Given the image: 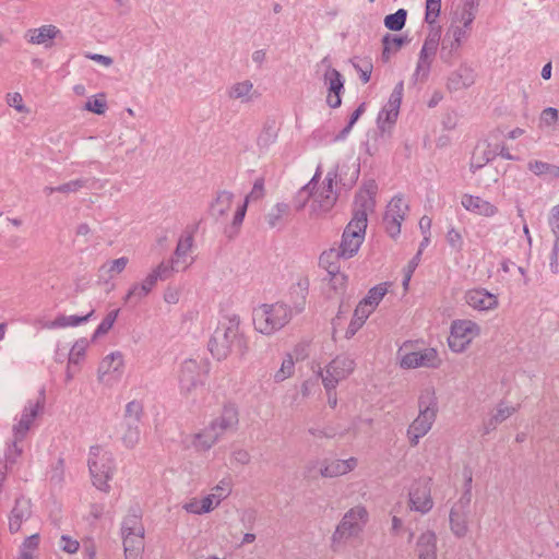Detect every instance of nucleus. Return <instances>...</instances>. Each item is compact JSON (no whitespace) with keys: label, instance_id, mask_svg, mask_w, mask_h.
Returning <instances> with one entry per match:
<instances>
[{"label":"nucleus","instance_id":"nucleus-1","mask_svg":"<svg viewBox=\"0 0 559 559\" xmlns=\"http://www.w3.org/2000/svg\"><path fill=\"white\" fill-rule=\"evenodd\" d=\"M209 349L217 360H224L231 354L242 358L248 353L249 340L240 328L239 316L224 317L209 342Z\"/></svg>","mask_w":559,"mask_h":559},{"label":"nucleus","instance_id":"nucleus-2","mask_svg":"<svg viewBox=\"0 0 559 559\" xmlns=\"http://www.w3.org/2000/svg\"><path fill=\"white\" fill-rule=\"evenodd\" d=\"M334 178L335 176L329 173L319 185V175L316 174L310 182L298 192L297 198L302 200L298 209H302L307 202H310V216L312 218L326 215L333 209L337 199L334 192Z\"/></svg>","mask_w":559,"mask_h":559},{"label":"nucleus","instance_id":"nucleus-3","mask_svg":"<svg viewBox=\"0 0 559 559\" xmlns=\"http://www.w3.org/2000/svg\"><path fill=\"white\" fill-rule=\"evenodd\" d=\"M368 520L369 513L365 507L356 506L349 509L344 514L332 535V550L335 552L341 551L348 540L358 537L368 523Z\"/></svg>","mask_w":559,"mask_h":559},{"label":"nucleus","instance_id":"nucleus-4","mask_svg":"<svg viewBox=\"0 0 559 559\" xmlns=\"http://www.w3.org/2000/svg\"><path fill=\"white\" fill-rule=\"evenodd\" d=\"M87 466L92 484L98 490L108 493L111 489L109 481L116 471L112 453L100 445L91 447Z\"/></svg>","mask_w":559,"mask_h":559},{"label":"nucleus","instance_id":"nucleus-5","mask_svg":"<svg viewBox=\"0 0 559 559\" xmlns=\"http://www.w3.org/2000/svg\"><path fill=\"white\" fill-rule=\"evenodd\" d=\"M293 317V309L286 305L275 302L261 305L253 311L254 329L265 335H271L284 328Z\"/></svg>","mask_w":559,"mask_h":559},{"label":"nucleus","instance_id":"nucleus-6","mask_svg":"<svg viewBox=\"0 0 559 559\" xmlns=\"http://www.w3.org/2000/svg\"><path fill=\"white\" fill-rule=\"evenodd\" d=\"M43 409L44 401L40 400L29 401L25 405L17 423L12 428L13 439L9 453L10 456H20L22 454L23 448L21 443L26 439L28 431L34 427L35 420Z\"/></svg>","mask_w":559,"mask_h":559},{"label":"nucleus","instance_id":"nucleus-7","mask_svg":"<svg viewBox=\"0 0 559 559\" xmlns=\"http://www.w3.org/2000/svg\"><path fill=\"white\" fill-rule=\"evenodd\" d=\"M481 333L480 325L469 319H457L451 323L449 348L456 354L465 352Z\"/></svg>","mask_w":559,"mask_h":559},{"label":"nucleus","instance_id":"nucleus-8","mask_svg":"<svg viewBox=\"0 0 559 559\" xmlns=\"http://www.w3.org/2000/svg\"><path fill=\"white\" fill-rule=\"evenodd\" d=\"M367 223L368 219H366L364 213L354 214L343 233L340 247L335 248L343 255V259H349L358 252L365 239Z\"/></svg>","mask_w":559,"mask_h":559},{"label":"nucleus","instance_id":"nucleus-9","mask_svg":"<svg viewBox=\"0 0 559 559\" xmlns=\"http://www.w3.org/2000/svg\"><path fill=\"white\" fill-rule=\"evenodd\" d=\"M355 367V360L346 354L334 357L324 370L320 371L324 389L326 391L335 390L341 381L346 380L354 372Z\"/></svg>","mask_w":559,"mask_h":559},{"label":"nucleus","instance_id":"nucleus-10","mask_svg":"<svg viewBox=\"0 0 559 559\" xmlns=\"http://www.w3.org/2000/svg\"><path fill=\"white\" fill-rule=\"evenodd\" d=\"M408 508L420 514H427L433 508L432 478L421 476L415 479L408 489Z\"/></svg>","mask_w":559,"mask_h":559},{"label":"nucleus","instance_id":"nucleus-11","mask_svg":"<svg viewBox=\"0 0 559 559\" xmlns=\"http://www.w3.org/2000/svg\"><path fill=\"white\" fill-rule=\"evenodd\" d=\"M209 376V364L189 359L180 368L179 384L181 392L189 394L204 386Z\"/></svg>","mask_w":559,"mask_h":559},{"label":"nucleus","instance_id":"nucleus-12","mask_svg":"<svg viewBox=\"0 0 559 559\" xmlns=\"http://www.w3.org/2000/svg\"><path fill=\"white\" fill-rule=\"evenodd\" d=\"M124 552L143 554L144 526L141 518L132 514L124 518L121 527Z\"/></svg>","mask_w":559,"mask_h":559},{"label":"nucleus","instance_id":"nucleus-13","mask_svg":"<svg viewBox=\"0 0 559 559\" xmlns=\"http://www.w3.org/2000/svg\"><path fill=\"white\" fill-rule=\"evenodd\" d=\"M471 29L452 22L442 43L440 56L445 62H451L459 56L462 44L468 38Z\"/></svg>","mask_w":559,"mask_h":559},{"label":"nucleus","instance_id":"nucleus-14","mask_svg":"<svg viewBox=\"0 0 559 559\" xmlns=\"http://www.w3.org/2000/svg\"><path fill=\"white\" fill-rule=\"evenodd\" d=\"M400 357V365L404 369H415L418 367L437 369L442 364L439 353L437 349L431 347L409 353H406L404 348H401Z\"/></svg>","mask_w":559,"mask_h":559},{"label":"nucleus","instance_id":"nucleus-15","mask_svg":"<svg viewBox=\"0 0 559 559\" xmlns=\"http://www.w3.org/2000/svg\"><path fill=\"white\" fill-rule=\"evenodd\" d=\"M469 504L471 499L462 497L450 509V530L456 538H465L469 533Z\"/></svg>","mask_w":559,"mask_h":559},{"label":"nucleus","instance_id":"nucleus-16","mask_svg":"<svg viewBox=\"0 0 559 559\" xmlns=\"http://www.w3.org/2000/svg\"><path fill=\"white\" fill-rule=\"evenodd\" d=\"M124 360L121 353L116 352L105 356L98 366V380L100 383L112 386L123 374Z\"/></svg>","mask_w":559,"mask_h":559},{"label":"nucleus","instance_id":"nucleus-17","mask_svg":"<svg viewBox=\"0 0 559 559\" xmlns=\"http://www.w3.org/2000/svg\"><path fill=\"white\" fill-rule=\"evenodd\" d=\"M358 465V460L354 456L347 460H324L320 463V468L318 472L314 471V467L309 468L308 477L316 478L317 476L322 477H338L346 475L354 471Z\"/></svg>","mask_w":559,"mask_h":559},{"label":"nucleus","instance_id":"nucleus-18","mask_svg":"<svg viewBox=\"0 0 559 559\" xmlns=\"http://www.w3.org/2000/svg\"><path fill=\"white\" fill-rule=\"evenodd\" d=\"M407 212L408 205L403 198L395 197L389 202L383 217V224L386 233L391 237H395L401 233V225Z\"/></svg>","mask_w":559,"mask_h":559},{"label":"nucleus","instance_id":"nucleus-19","mask_svg":"<svg viewBox=\"0 0 559 559\" xmlns=\"http://www.w3.org/2000/svg\"><path fill=\"white\" fill-rule=\"evenodd\" d=\"M368 318L369 314H367L365 311L356 307L353 318L350 319L348 325L345 328V318L341 313H338L332 320L333 338H336L338 336L346 340L352 338L364 326Z\"/></svg>","mask_w":559,"mask_h":559},{"label":"nucleus","instance_id":"nucleus-20","mask_svg":"<svg viewBox=\"0 0 559 559\" xmlns=\"http://www.w3.org/2000/svg\"><path fill=\"white\" fill-rule=\"evenodd\" d=\"M239 424L238 409L234 404H225L221 414L215 417L210 426L222 438L225 433L237 429Z\"/></svg>","mask_w":559,"mask_h":559},{"label":"nucleus","instance_id":"nucleus-21","mask_svg":"<svg viewBox=\"0 0 559 559\" xmlns=\"http://www.w3.org/2000/svg\"><path fill=\"white\" fill-rule=\"evenodd\" d=\"M437 416L429 412H419L418 416L407 428L406 437L411 447H416L419 440L425 437L436 421Z\"/></svg>","mask_w":559,"mask_h":559},{"label":"nucleus","instance_id":"nucleus-22","mask_svg":"<svg viewBox=\"0 0 559 559\" xmlns=\"http://www.w3.org/2000/svg\"><path fill=\"white\" fill-rule=\"evenodd\" d=\"M466 304L478 311L495 310L499 306L498 296L485 288H473L465 293Z\"/></svg>","mask_w":559,"mask_h":559},{"label":"nucleus","instance_id":"nucleus-23","mask_svg":"<svg viewBox=\"0 0 559 559\" xmlns=\"http://www.w3.org/2000/svg\"><path fill=\"white\" fill-rule=\"evenodd\" d=\"M462 206L469 213L483 217H493L498 214V207L479 195L465 193L461 198Z\"/></svg>","mask_w":559,"mask_h":559},{"label":"nucleus","instance_id":"nucleus-24","mask_svg":"<svg viewBox=\"0 0 559 559\" xmlns=\"http://www.w3.org/2000/svg\"><path fill=\"white\" fill-rule=\"evenodd\" d=\"M439 45V35H429L423 45L416 68V75L427 78Z\"/></svg>","mask_w":559,"mask_h":559},{"label":"nucleus","instance_id":"nucleus-25","mask_svg":"<svg viewBox=\"0 0 559 559\" xmlns=\"http://www.w3.org/2000/svg\"><path fill=\"white\" fill-rule=\"evenodd\" d=\"M324 83L328 85L326 103L331 108H337L342 104L341 94L344 90V81L341 73L333 69L328 68L324 73Z\"/></svg>","mask_w":559,"mask_h":559},{"label":"nucleus","instance_id":"nucleus-26","mask_svg":"<svg viewBox=\"0 0 559 559\" xmlns=\"http://www.w3.org/2000/svg\"><path fill=\"white\" fill-rule=\"evenodd\" d=\"M193 246L192 235L188 231L181 235L179 238L173 264H175L176 272L185 271L189 265L192 264L193 258L190 255Z\"/></svg>","mask_w":559,"mask_h":559},{"label":"nucleus","instance_id":"nucleus-27","mask_svg":"<svg viewBox=\"0 0 559 559\" xmlns=\"http://www.w3.org/2000/svg\"><path fill=\"white\" fill-rule=\"evenodd\" d=\"M219 439L221 437L209 425L201 431L187 437L185 442L187 447L193 448L197 452H205L216 444Z\"/></svg>","mask_w":559,"mask_h":559},{"label":"nucleus","instance_id":"nucleus-28","mask_svg":"<svg viewBox=\"0 0 559 559\" xmlns=\"http://www.w3.org/2000/svg\"><path fill=\"white\" fill-rule=\"evenodd\" d=\"M403 98V83L395 86L390 95V98L381 112L379 114V121L381 123H389L390 126L395 123L400 107Z\"/></svg>","mask_w":559,"mask_h":559},{"label":"nucleus","instance_id":"nucleus-29","mask_svg":"<svg viewBox=\"0 0 559 559\" xmlns=\"http://www.w3.org/2000/svg\"><path fill=\"white\" fill-rule=\"evenodd\" d=\"M265 189H264V179L258 178L249 194L245 198L243 202L238 205L235 214H234V225H240L245 218L248 203L257 202L264 198Z\"/></svg>","mask_w":559,"mask_h":559},{"label":"nucleus","instance_id":"nucleus-30","mask_svg":"<svg viewBox=\"0 0 559 559\" xmlns=\"http://www.w3.org/2000/svg\"><path fill=\"white\" fill-rule=\"evenodd\" d=\"M390 286V283L384 282L370 288L367 296L361 301H359L357 307L370 316L374 312L383 297L388 294Z\"/></svg>","mask_w":559,"mask_h":559},{"label":"nucleus","instance_id":"nucleus-31","mask_svg":"<svg viewBox=\"0 0 559 559\" xmlns=\"http://www.w3.org/2000/svg\"><path fill=\"white\" fill-rule=\"evenodd\" d=\"M377 186L370 183L361 189L355 198L354 214L364 213L367 218L368 212H372L376 205Z\"/></svg>","mask_w":559,"mask_h":559},{"label":"nucleus","instance_id":"nucleus-32","mask_svg":"<svg viewBox=\"0 0 559 559\" xmlns=\"http://www.w3.org/2000/svg\"><path fill=\"white\" fill-rule=\"evenodd\" d=\"M415 552L418 559H437V536L432 531L420 534Z\"/></svg>","mask_w":559,"mask_h":559},{"label":"nucleus","instance_id":"nucleus-33","mask_svg":"<svg viewBox=\"0 0 559 559\" xmlns=\"http://www.w3.org/2000/svg\"><path fill=\"white\" fill-rule=\"evenodd\" d=\"M31 515V502L26 499H16L9 519V530L12 534L21 530L22 523Z\"/></svg>","mask_w":559,"mask_h":559},{"label":"nucleus","instance_id":"nucleus-34","mask_svg":"<svg viewBox=\"0 0 559 559\" xmlns=\"http://www.w3.org/2000/svg\"><path fill=\"white\" fill-rule=\"evenodd\" d=\"M94 314V310H91L85 316H66L59 314L53 320L47 322L45 328L47 329H66L81 325L90 320V318Z\"/></svg>","mask_w":559,"mask_h":559},{"label":"nucleus","instance_id":"nucleus-35","mask_svg":"<svg viewBox=\"0 0 559 559\" xmlns=\"http://www.w3.org/2000/svg\"><path fill=\"white\" fill-rule=\"evenodd\" d=\"M60 31L55 25H43L27 32L28 41L36 45H47L59 35Z\"/></svg>","mask_w":559,"mask_h":559},{"label":"nucleus","instance_id":"nucleus-36","mask_svg":"<svg viewBox=\"0 0 559 559\" xmlns=\"http://www.w3.org/2000/svg\"><path fill=\"white\" fill-rule=\"evenodd\" d=\"M156 277L155 275H147L145 280L140 285H133L130 290L128 292L124 301L131 302L133 300L139 301L145 296H147L154 286L156 285Z\"/></svg>","mask_w":559,"mask_h":559},{"label":"nucleus","instance_id":"nucleus-37","mask_svg":"<svg viewBox=\"0 0 559 559\" xmlns=\"http://www.w3.org/2000/svg\"><path fill=\"white\" fill-rule=\"evenodd\" d=\"M418 408L419 412H429L432 415L437 416L438 414V402L436 390L433 386L428 385L420 391L418 397Z\"/></svg>","mask_w":559,"mask_h":559},{"label":"nucleus","instance_id":"nucleus-38","mask_svg":"<svg viewBox=\"0 0 559 559\" xmlns=\"http://www.w3.org/2000/svg\"><path fill=\"white\" fill-rule=\"evenodd\" d=\"M216 508V501H214L210 496H205L203 498H192L187 503L183 504V509L188 513L192 514H203L209 513Z\"/></svg>","mask_w":559,"mask_h":559},{"label":"nucleus","instance_id":"nucleus-39","mask_svg":"<svg viewBox=\"0 0 559 559\" xmlns=\"http://www.w3.org/2000/svg\"><path fill=\"white\" fill-rule=\"evenodd\" d=\"M234 194L228 191L217 193L215 200L211 204L212 214L217 217L226 216L231 207Z\"/></svg>","mask_w":559,"mask_h":559},{"label":"nucleus","instance_id":"nucleus-40","mask_svg":"<svg viewBox=\"0 0 559 559\" xmlns=\"http://www.w3.org/2000/svg\"><path fill=\"white\" fill-rule=\"evenodd\" d=\"M308 289H309L308 278H300L297 282V284L290 288V297L294 299L295 313H298L304 309Z\"/></svg>","mask_w":559,"mask_h":559},{"label":"nucleus","instance_id":"nucleus-41","mask_svg":"<svg viewBox=\"0 0 559 559\" xmlns=\"http://www.w3.org/2000/svg\"><path fill=\"white\" fill-rule=\"evenodd\" d=\"M329 275L330 278L328 296L332 298L344 295L348 283L347 275L340 272V270L333 273H329Z\"/></svg>","mask_w":559,"mask_h":559},{"label":"nucleus","instance_id":"nucleus-42","mask_svg":"<svg viewBox=\"0 0 559 559\" xmlns=\"http://www.w3.org/2000/svg\"><path fill=\"white\" fill-rule=\"evenodd\" d=\"M341 259H343V255L335 248H332L320 255L319 263L329 274L340 270Z\"/></svg>","mask_w":559,"mask_h":559},{"label":"nucleus","instance_id":"nucleus-43","mask_svg":"<svg viewBox=\"0 0 559 559\" xmlns=\"http://www.w3.org/2000/svg\"><path fill=\"white\" fill-rule=\"evenodd\" d=\"M233 481L231 478L226 477L219 480V483L212 488L211 493H209L210 498L216 501V507L225 500L231 492Z\"/></svg>","mask_w":559,"mask_h":559},{"label":"nucleus","instance_id":"nucleus-44","mask_svg":"<svg viewBox=\"0 0 559 559\" xmlns=\"http://www.w3.org/2000/svg\"><path fill=\"white\" fill-rule=\"evenodd\" d=\"M39 540L40 538L38 534L27 537L20 548L17 559H34L36 551L38 550Z\"/></svg>","mask_w":559,"mask_h":559},{"label":"nucleus","instance_id":"nucleus-45","mask_svg":"<svg viewBox=\"0 0 559 559\" xmlns=\"http://www.w3.org/2000/svg\"><path fill=\"white\" fill-rule=\"evenodd\" d=\"M143 404L140 401H131L126 405L124 421L126 425L139 424L143 417Z\"/></svg>","mask_w":559,"mask_h":559},{"label":"nucleus","instance_id":"nucleus-46","mask_svg":"<svg viewBox=\"0 0 559 559\" xmlns=\"http://www.w3.org/2000/svg\"><path fill=\"white\" fill-rule=\"evenodd\" d=\"M383 52L382 58L389 60L392 53L397 52L404 45V38L400 36L386 35L383 37Z\"/></svg>","mask_w":559,"mask_h":559},{"label":"nucleus","instance_id":"nucleus-47","mask_svg":"<svg viewBox=\"0 0 559 559\" xmlns=\"http://www.w3.org/2000/svg\"><path fill=\"white\" fill-rule=\"evenodd\" d=\"M128 262V258L121 257L104 263L100 267V271L106 273L109 278H114L126 269Z\"/></svg>","mask_w":559,"mask_h":559},{"label":"nucleus","instance_id":"nucleus-48","mask_svg":"<svg viewBox=\"0 0 559 559\" xmlns=\"http://www.w3.org/2000/svg\"><path fill=\"white\" fill-rule=\"evenodd\" d=\"M407 12L404 9L397 10L394 14L386 15L384 25L391 31H401L406 22Z\"/></svg>","mask_w":559,"mask_h":559},{"label":"nucleus","instance_id":"nucleus-49","mask_svg":"<svg viewBox=\"0 0 559 559\" xmlns=\"http://www.w3.org/2000/svg\"><path fill=\"white\" fill-rule=\"evenodd\" d=\"M141 431L139 424H130L127 425V429L122 435V441L127 448L132 449L139 443Z\"/></svg>","mask_w":559,"mask_h":559},{"label":"nucleus","instance_id":"nucleus-50","mask_svg":"<svg viewBox=\"0 0 559 559\" xmlns=\"http://www.w3.org/2000/svg\"><path fill=\"white\" fill-rule=\"evenodd\" d=\"M86 349L87 342L85 340H80L75 342L69 353V366L81 364V361L84 359Z\"/></svg>","mask_w":559,"mask_h":559},{"label":"nucleus","instance_id":"nucleus-51","mask_svg":"<svg viewBox=\"0 0 559 559\" xmlns=\"http://www.w3.org/2000/svg\"><path fill=\"white\" fill-rule=\"evenodd\" d=\"M475 19L474 4L472 2H465L460 11L456 24H461L469 29H472V23Z\"/></svg>","mask_w":559,"mask_h":559},{"label":"nucleus","instance_id":"nucleus-52","mask_svg":"<svg viewBox=\"0 0 559 559\" xmlns=\"http://www.w3.org/2000/svg\"><path fill=\"white\" fill-rule=\"evenodd\" d=\"M295 371V360L292 355H287L281 365V368L276 371L274 378L277 382L284 381L292 377Z\"/></svg>","mask_w":559,"mask_h":559},{"label":"nucleus","instance_id":"nucleus-53","mask_svg":"<svg viewBox=\"0 0 559 559\" xmlns=\"http://www.w3.org/2000/svg\"><path fill=\"white\" fill-rule=\"evenodd\" d=\"M518 409L519 407L499 404L496 413L493 414L489 421V425L496 427V425L504 421L507 418L512 416Z\"/></svg>","mask_w":559,"mask_h":559},{"label":"nucleus","instance_id":"nucleus-54","mask_svg":"<svg viewBox=\"0 0 559 559\" xmlns=\"http://www.w3.org/2000/svg\"><path fill=\"white\" fill-rule=\"evenodd\" d=\"M528 169L533 171L535 175H544L551 174L554 176H559V167L547 164L542 160H532L528 163Z\"/></svg>","mask_w":559,"mask_h":559},{"label":"nucleus","instance_id":"nucleus-55","mask_svg":"<svg viewBox=\"0 0 559 559\" xmlns=\"http://www.w3.org/2000/svg\"><path fill=\"white\" fill-rule=\"evenodd\" d=\"M119 314V309L112 310L106 314L95 331V336L106 334L114 325Z\"/></svg>","mask_w":559,"mask_h":559},{"label":"nucleus","instance_id":"nucleus-56","mask_svg":"<svg viewBox=\"0 0 559 559\" xmlns=\"http://www.w3.org/2000/svg\"><path fill=\"white\" fill-rule=\"evenodd\" d=\"M252 87L253 85L250 81L236 83L231 86L229 91V96L235 99L246 97L250 94Z\"/></svg>","mask_w":559,"mask_h":559},{"label":"nucleus","instance_id":"nucleus-57","mask_svg":"<svg viewBox=\"0 0 559 559\" xmlns=\"http://www.w3.org/2000/svg\"><path fill=\"white\" fill-rule=\"evenodd\" d=\"M441 8V0H426V15L425 21L433 24L439 16Z\"/></svg>","mask_w":559,"mask_h":559},{"label":"nucleus","instance_id":"nucleus-58","mask_svg":"<svg viewBox=\"0 0 559 559\" xmlns=\"http://www.w3.org/2000/svg\"><path fill=\"white\" fill-rule=\"evenodd\" d=\"M174 271H176V269H175V264H173V261L171 262H162L148 275H155L156 282H157L158 280L168 278Z\"/></svg>","mask_w":559,"mask_h":559},{"label":"nucleus","instance_id":"nucleus-59","mask_svg":"<svg viewBox=\"0 0 559 559\" xmlns=\"http://www.w3.org/2000/svg\"><path fill=\"white\" fill-rule=\"evenodd\" d=\"M356 71L359 73L364 83H368L372 73V63L370 60H361L353 63Z\"/></svg>","mask_w":559,"mask_h":559},{"label":"nucleus","instance_id":"nucleus-60","mask_svg":"<svg viewBox=\"0 0 559 559\" xmlns=\"http://www.w3.org/2000/svg\"><path fill=\"white\" fill-rule=\"evenodd\" d=\"M106 107H107V105H106L104 95H99V96L94 97L93 99H90L85 105V108L88 111H92V112H95L98 115L104 114L106 110Z\"/></svg>","mask_w":559,"mask_h":559},{"label":"nucleus","instance_id":"nucleus-61","mask_svg":"<svg viewBox=\"0 0 559 559\" xmlns=\"http://www.w3.org/2000/svg\"><path fill=\"white\" fill-rule=\"evenodd\" d=\"M7 104L19 112H28L27 108L23 104L22 95L17 92L7 94Z\"/></svg>","mask_w":559,"mask_h":559},{"label":"nucleus","instance_id":"nucleus-62","mask_svg":"<svg viewBox=\"0 0 559 559\" xmlns=\"http://www.w3.org/2000/svg\"><path fill=\"white\" fill-rule=\"evenodd\" d=\"M60 547L67 554H75L80 549V543L68 535L60 538Z\"/></svg>","mask_w":559,"mask_h":559},{"label":"nucleus","instance_id":"nucleus-63","mask_svg":"<svg viewBox=\"0 0 559 559\" xmlns=\"http://www.w3.org/2000/svg\"><path fill=\"white\" fill-rule=\"evenodd\" d=\"M309 354H310L309 343L300 342L294 347L290 355L293 356L294 360L296 359L297 361H299V360H305L306 358H308Z\"/></svg>","mask_w":559,"mask_h":559},{"label":"nucleus","instance_id":"nucleus-64","mask_svg":"<svg viewBox=\"0 0 559 559\" xmlns=\"http://www.w3.org/2000/svg\"><path fill=\"white\" fill-rule=\"evenodd\" d=\"M447 241L454 249L461 250L462 247H463V236L455 228H451V229L448 230V233H447Z\"/></svg>","mask_w":559,"mask_h":559}]
</instances>
